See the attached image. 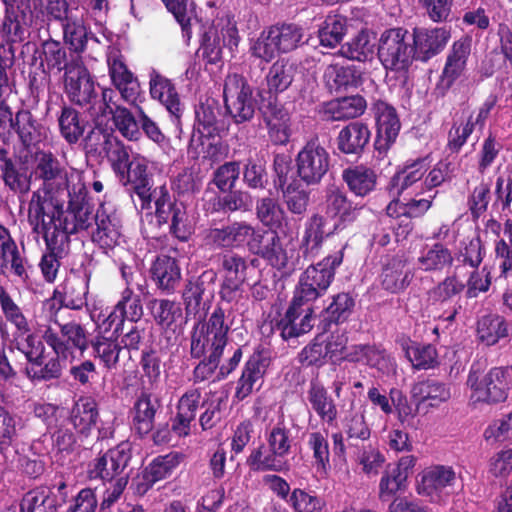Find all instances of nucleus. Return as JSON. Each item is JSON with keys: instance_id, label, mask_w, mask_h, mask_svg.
<instances>
[{"instance_id": "obj_23", "label": "nucleus", "mask_w": 512, "mask_h": 512, "mask_svg": "<svg viewBox=\"0 0 512 512\" xmlns=\"http://www.w3.org/2000/svg\"><path fill=\"white\" fill-rule=\"evenodd\" d=\"M251 253L260 256L277 269L286 268L291 256L283 247L276 232L260 230L258 236L251 244Z\"/></svg>"}, {"instance_id": "obj_62", "label": "nucleus", "mask_w": 512, "mask_h": 512, "mask_svg": "<svg viewBox=\"0 0 512 512\" xmlns=\"http://www.w3.org/2000/svg\"><path fill=\"white\" fill-rule=\"evenodd\" d=\"M356 462L361 466L364 474L375 476L382 468L385 456L372 445L363 446L356 454Z\"/></svg>"}, {"instance_id": "obj_19", "label": "nucleus", "mask_w": 512, "mask_h": 512, "mask_svg": "<svg viewBox=\"0 0 512 512\" xmlns=\"http://www.w3.org/2000/svg\"><path fill=\"white\" fill-rule=\"evenodd\" d=\"M451 38L447 27L415 28L413 30V50L415 58L427 61L440 53Z\"/></svg>"}, {"instance_id": "obj_18", "label": "nucleus", "mask_w": 512, "mask_h": 512, "mask_svg": "<svg viewBox=\"0 0 512 512\" xmlns=\"http://www.w3.org/2000/svg\"><path fill=\"white\" fill-rule=\"evenodd\" d=\"M95 224L92 240L106 253L121 244V220L112 207L101 204L95 214Z\"/></svg>"}, {"instance_id": "obj_53", "label": "nucleus", "mask_w": 512, "mask_h": 512, "mask_svg": "<svg viewBox=\"0 0 512 512\" xmlns=\"http://www.w3.org/2000/svg\"><path fill=\"white\" fill-rule=\"evenodd\" d=\"M58 122L61 135L67 142L76 143L83 135L85 125L74 108L63 107Z\"/></svg>"}, {"instance_id": "obj_14", "label": "nucleus", "mask_w": 512, "mask_h": 512, "mask_svg": "<svg viewBox=\"0 0 512 512\" xmlns=\"http://www.w3.org/2000/svg\"><path fill=\"white\" fill-rule=\"evenodd\" d=\"M324 212L327 218L334 220V229L343 230L359 216L361 207L349 199L340 187L330 186L326 189Z\"/></svg>"}, {"instance_id": "obj_54", "label": "nucleus", "mask_w": 512, "mask_h": 512, "mask_svg": "<svg viewBox=\"0 0 512 512\" xmlns=\"http://www.w3.org/2000/svg\"><path fill=\"white\" fill-rule=\"evenodd\" d=\"M326 226L327 221L323 216L313 215L306 224L303 244L307 248H318L326 237L340 231L335 230L334 226L332 228H326Z\"/></svg>"}, {"instance_id": "obj_35", "label": "nucleus", "mask_w": 512, "mask_h": 512, "mask_svg": "<svg viewBox=\"0 0 512 512\" xmlns=\"http://www.w3.org/2000/svg\"><path fill=\"white\" fill-rule=\"evenodd\" d=\"M370 139L368 127L361 122H352L342 128L338 134V149L345 154H357L363 150Z\"/></svg>"}, {"instance_id": "obj_20", "label": "nucleus", "mask_w": 512, "mask_h": 512, "mask_svg": "<svg viewBox=\"0 0 512 512\" xmlns=\"http://www.w3.org/2000/svg\"><path fill=\"white\" fill-rule=\"evenodd\" d=\"M0 337L10 351L18 350L23 353L29 363H39L44 354L45 346L31 329L9 333L6 323L0 321Z\"/></svg>"}, {"instance_id": "obj_50", "label": "nucleus", "mask_w": 512, "mask_h": 512, "mask_svg": "<svg viewBox=\"0 0 512 512\" xmlns=\"http://www.w3.org/2000/svg\"><path fill=\"white\" fill-rule=\"evenodd\" d=\"M373 39L367 31L359 32L341 47V54L351 60L366 61L374 54Z\"/></svg>"}, {"instance_id": "obj_48", "label": "nucleus", "mask_w": 512, "mask_h": 512, "mask_svg": "<svg viewBox=\"0 0 512 512\" xmlns=\"http://www.w3.org/2000/svg\"><path fill=\"white\" fill-rule=\"evenodd\" d=\"M64 40L70 49L75 52H83L87 44V28L84 25L82 15L66 16L63 24Z\"/></svg>"}, {"instance_id": "obj_45", "label": "nucleus", "mask_w": 512, "mask_h": 512, "mask_svg": "<svg viewBox=\"0 0 512 512\" xmlns=\"http://www.w3.org/2000/svg\"><path fill=\"white\" fill-rule=\"evenodd\" d=\"M268 134L270 140L276 145H284L289 141L290 115L288 111L281 107H274L266 118Z\"/></svg>"}, {"instance_id": "obj_46", "label": "nucleus", "mask_w": 512, "mask_h": 512, "mask_svg": "<svg viewBox=\"0 0 512 512\" xmlns=\"http://www.w3.org/2000/svg\"><path fill=\"white\" fill-rule=\"evenodd\" d=\"M183 457L178 452H171L166 455L158 456L146 467L144 471V479L150 485L165 479L181 463Z\"/></svg>"}, {"instance_id": "obj_13", "label": "nucleus", "mask_w": 512, "mask_h": 512, "mask_svg": "<svg viewBox=\"0 0 512 512\" xmlns=\"http://www.w3.org/2000/svg\"><path fill=\"white\" fill-rule=\"evenodd\" d=\"M63 82L65 93L75 104L87 106L97 99L91 75L79 58L67 63Z\"/></svg>"}, {"instance_id": "obj_55", "label": "nucleus", "mask_w": 512, "mask_h": 512, "mask_svg": "<svg viewBox=\"0 0 512 512\" xmlns=\"http://www.w3.org/2000/svg\"><path fill=\"white\" fill-rule=\"evenodd\" d=\"M343 430L350 446L355 445L353 441L368 440L371 431L365 420V410L350 412L344 419Z\"/></svg>"}, {"instance_id": "obj_38", "label": "nucleus", "mask_w": 512, "mask_h": 512, "mask_svg": "<svg viewBox=\"0 0 512 512\" xmlns=\"http://www.w3.org/2000/svg\"><path fill=\"white\" fill-rule=\"evenodd\" d=\"M70 417L77 432L87 436L97 422L98 410L96 402L90 397L80 398L72 408Z\"/></svg>"}, {"instance_id": "obj_4", "label": "nucleus", "mask_w": 512, "mask_h": 512, "mask_svg": "<svg viewBox=\"0 0 512 512\" xmlns=\"http://www.w3.org/2000/svg\"><path fill=\"white\" fill-rule=\"evenodd\" d=\"M466 385L470 391L469 401L473 405L504 402L512 388V368L494 367L483 373L479 365L473 364Z\"/></svg>"}, {"instance_id": "obj_12", "label": "nucleus", "mask_w": 512, "mask_h": 512, "mask_svg": "<svg viewBox=\"0 0 512 512\" xmlns=\"http://www.w3.org/2000/svg\"><path fill=\"white\" fill-rule=\"evenodd\" d=\"M28 221L32 226L33 233L41 235L45 241L47 252L43 254L39 266L44 279L51 283L57 277L60 259L68 252L69 241H66L63 234L54 235V232L49 231L43 219H28Z\"/></svg>"}, {"instance_id": "obj_33", "label": "nucleus", "mask_w": 512, "mask_h": 512, "mask_svg": "<svg viewBox=\"0 0 512 512\" xmlns=\"http://www.w3.org/2000/svg\"><path fill=\"white\" fill-rule=\"evenodd\" d=\"M89 276L86 273H71L63 284L62 303L65 307L79 310L87 300Z\"/></svg>"}, {"instance_id": "obj_7", "label": "nucleus", "mask_w": 512, "mask_h": 512, "mask_svg": "<svg viewBox=\"0 0 512 512\" xmlns=\"http://www.w3.org/2000/svg\"><path fill=\"white\" fill-rule=\"evenodd\" d=\"M302 38L303 30L296 24L272 26L252 41L250 51L254 57L270 62L278 54L297 48Z\"/></svg>"}, {"instance_id": "obj_8", "label": "nucleus", "mask_w": 512, "mask_h": 512, "mask_svg": "<svg viewBox=\"0 0 512 512\" xmlns=\"http://www.w3.org/2000/svg\"><path fill=\"white\" fill-rule=\"evenodd\" d=\"M343 261L342 252L325 257L317 264L310 265L300 276L294 295L311 302L322 296L331 285L336 268Z\"/></svg>"}, {"instance_id": "obj_2", "label": "nucleus", "mask_w": 512, "mask_h": 512, "mask_svg": "<svg viewBox=\"0 0 512 512\" xmlns=\"http://www.w3.org/2000/svg\"><path fill=\"white\" fill-rule=\"evenodd\" d=\"M60 309L61 306L56 299H48L43 303L48 323L40 328V333L57 356L63 357L64 360H72L74 350L83 353L87 349V333L81 324L74 321L59 324L56 316Z\"/></svg>"}, {"instance_id": "obj_26", "label": "nucleus", "mask_w": 512, "mask_h": 512, "mask_svg": "<svg viewBox=\"0 0 512 512\" xmlns=\"http://www.w3.org/2000/svg\"><path fill=\"white\" fill-rule=\"evenodd\" d=\"M150 95L159 101L175 119L182 114L179 94L170 79L164 77L155 70L149 74Z\"/></svg>"}, {"instance_id": "obj_57", "label": "nucleus", "mask_w": 512, "mask_h": 512, "mask_svg": "<svg viewBox=\"0 0 512 512\" xmlns=\"http://www.w3.org/2000/svg\"><path fill=\"white\" fill-rule=\"evenodd\" d=\"M220 269L223 280L244 282L248 268L244 257L234 252H225L220 256Z\"/></svg>"}, {"instance_id": "obj_64", "label": "nucleus", "mask_w": 512, "mask_h": 512, "mask_svg": "<svg viewBox=\"0 0 512 512\" xmlns=\"http://www.w3.org/2000/svg\"><path fill=\"white\" fill-rule=\"evenodd\" d=\"M198 129L202 134L212 135L217 131L219 108L213 103H201L195 111Z\"/></svg>"}, {"instance_id": "obj_42", "label": "nucleus", "mask_w": 512, "mask_h": 512, "mask_svg": "<svg viewBox=\"0 0 512 512\" xmlns=\"http://www.w3.org/2000/svg\"><path fill=\"white\" fill-rule=\"evenodd\" d=\"M58 503L48 488H36L25 494L21 501V512H57Z\"/></svg>"}, {"instance_id": "obj_60", "label": "nucleus", "mask_w": 512, "mask_h": 512, "mask_svg": "<svg viewBox=\"0 0 512 512\" xmlns=\"http://www.w3.org/2000/svg\"><path fill=\"white\" fill-rule=\"evenodd\" d=\"M256 214L263 225L271 228L279 227L285 217L282 207L270 197L262 198L257 202Z\"/></svg>"}, {"instance_id": "obj_21", "label": "nucleus", "mask_w": 512, "mask_h": 512, "mask_svg": "<svg viewBox=\"0 0 512 512\" xmlns=\"http://www.w3.org/2000/svg\"><path fill=\"white\" fill-rule=\"evenodd\" d=\"M269 365L270 357L266 352H256L249 358L237 383L235 397L238 400H244L255 389L261 387L263 376Z\"/></svg>"}, {"instance_id": "obj_37", "label": "nucleus", "mask_w": 512, "mask_h": 512, "mask_svg": "<svg viewBox=\"0 0 512 512\" xmlns=\"http://www.w3.org/2000/svg\"><path fill=\"white\" fill-rule=\"evenodd\" d=\"M295 72V65L286 59L274 62L265 77L269 95L277 96L286 91L294 80Z\"/></svg>"}, {"instance_id": "obj_1", "label": "nucleus", "mask_w": 512, "mask_h": 512, "mask_svg": "<svg viewBox=\"0 0 512 512\" xmlns=\"http://www.w3.org/2000/svg\"><path fill=\"white\" fill-rule=\"evenodd\" d=\"M32 173L42 184L32 193L28 219H43V213L65 197H71L75 202L83 198L85 184L81 172L62 164L51 152L40 151L35 154Z\"/></svg>"}, {"instance_id": "obj_44", "label": "nucleus", "mask_w": 512, "mask_h": 512, "mask_svg": "<svg viewBox=\"0 0 512 512\" xmlns=\"http://www.w3.org/2000/svg\"><path fill=\"white\" fill-rule=\"evenodd\" d=\"M324 80L330 89L339 90L343 87L358 86L362 83L361 74L353 66L331 64L324 72Z\"/></svg>"}, {"instance_id": "obj_56", "label": "nucleus", "mask_w": 512, "mask_h": 512, "mask_svg": "<svg viewBox=\"0 0 512 512\" xmlns=\"http://www.w3.org/2000/svg\"><path fill=\"white\" fill-rule=\"evenodd\" d=\"M406 357L416 369H429L437 362L436 348L431 344L411 343L403 347Z\"/></svg>"}, {"instance_id": "obj_52", "label": "nucleus", "mask_w": 512, "mask_h": 512, "mask_svg": "<svg viewBox=\"0 0 512 512\" xmlns=\"http://www.w3.org/2000/svg\"><path fill=\"white\" fill-rule=\"evenodd\" d=\"M345 33V19L338 15H329L318 31L320 44L324 47L334 48L342 41Z\"/></svg>"}, {"instance_id": "obj_24", "label": "nucleus", "mask_w": 512, "mask_h": 512, "mask_svg": "<svg viewBox=\"0 0 512 512\" xmlns=\"http://www.w3.org/2000/svg\"><path fill=\"white\" fill-rule=\"evenodd\" d=\"M0 272L12 273L20 279L27 277L26 259L19 250L10 231L0 224Z\"/></svg>"}, {"instance_id": "obj_61", "label": "nucleus", "mask_w": 512, "mask_h": 512, "mask_svg": "<svg viewBox=\"0 0 512 512\" xmlns=\"http://www.w3.org/2000/svg\"><path fill=\"white\" fill-rule=\"evenodd\" d=\"M113 120L116 128L123 137L130 141L138 140L141 136L139 118L124 107H116L113 112Z\"/></svg>"}, {"instance_id": "obj_25", "label": "nucleus", "mask_w": 512, "mask_h": 512, "mask_svg": "<svg viewBox=\"0 0 512 512\" xmlns=\"http://www.w3.org/2000/svg\"><path fill=\"white\" fill-rule=\"evenodd\" d=\"M32 175L26 167L14 163L8 156V151L0 147V176L10 191L26 195L31 188Z\"/></svg>"}, {"instance_id": "obj_10", "label": "nucleus", "mask_w": 512, "mask_h": 512, "mask_svg": "<svg viewBox=\"0 0 512 512\" xmlns=\"http://www.w3.org/2000/svg\"><path fill=\"white\" fill-rule=\"evenodd\" d=\"M378 56L386 69H406L415 57L407 30L393 28L384 31L379 39Z\"/></svg>"}, {"instance_id": "obj_63", "label": "nucleus", "mask_w": 512, "mask_h": 512, "mask_svg": "<svg viewBox=\"0 0 512 512\" xmlns=\"http://www.w3.org/2000/svg\"><path fill=\"white\" fill-rule=\"evenodd\" d=\"M230 248L247 245L251 252V244L257 238L260 229H256L246 222H233L228 225Z\"/></svg>"}, {"instance_id": "obj_28", "label": "nucleus", "mask_w": 512, "mask_h": 512, "mask_svg": "<svg viewBox=\"0 0 512 512\" xmlns=\"http://www.w3.org/2000/svg\"><path fill=\"white\" fill-rule=\"evenodd\" d=\"M429 163L426 158L418 159L405 165L397 171L387 186L389 193L393 197H400L406 190L413 187L420 181L428 171Z\"/></svg>"}, {"instance_id": "obj_36", "label": "nucleus", "mask_w": 512, "mask_h": 512, "mask_svg": "<svg viewBox=\"0 0 512 512\" xmlns=\"http://www.w3.org/2000/svg\"><path fill=\"white\" fill-rule=\"evenodd\" d=\"M159 401L151 394L142 392L134 404L133 425L140 435H146L154 427Z\"/></svg>"}, {"instance_id": "obj_58", "label": "nucleus", "mask_w": 512, "mask_h": 512, "mask_svg": "<svg viewBox=\"0 0 512 512\" xmlns=\"http://www.w3.org/2000/svg\"><path fill=\"white\" fill-rule=\"evenodd\" d=\"M21 427V418L0 405V453L13 443Z\"/></svg>"}, {"instance_id": "obj_40", "label": "nucleus", "mask_w": 512, "mask_h": 512, "mask_svg": "<svg viewBox=\"0 0 512 512\" xmlns=\"http://www.w3.org/2000/svg\"><path fill=\"white\" fill-rule=\"evenodd\" d=\"M411 395L418 404L428 402L430 406L435 407L450 398V390L443 383L428 379L414 384Z\"/></svg>"}, {"instance_id": "obj_59", "label": "nucleus", "mask_w": 512, "mask_h": 512, "mask_svg": "<svg viewBox=\"0 0 512 512\" xmlns=\"http://www.w3.org/2000/svg\"><path fill=\"white\" fill-rule=\"evenodd\" d=\"M95 357L99 358L107 369L115 368L119 361L121 346L116 339L97 337L92 343Z\"/></svg>"}, {"instance_id": "obj_31", "label": "nucleus", "mask_w": 512, "mask_h": 512, "mask_svg": "<svg viewBox=\"0 0 512 512\" xmlns=\"http://www.w3.org/2000/svg\"><path fill=\"white\" fill-rule=\"evenodd\" d=\"M471 42V38L465 36L453 43L443 70V78L448 84L453 83L464 72L471 51Z\"/></svg>"}, {"instance_id": "obj_5", "label": "nucleus", "mask_w": 512, "mask_h": 512, "mask_svg": "<svg viewBox=\"0 0 512 512\" xmlns=\"http://www.w3.org/2000/svg\"><path fill=\"white\" fill-rule=\"evenodd\" d=\"M85 197L86 191L79 202L67 197L69 206L66 210L63 209L60 201L54 203L51 209L43 213V222L46 224V228L54 232V235L63 234L66 241L70 242L69 236L71 234L90 227L92 221H95V215H92L89 206L84 203Z\"/></svg>"}, {"instance_id": "obj_17", "label": "nucleus", "mask_w": 512, "mask_h": 512, "mask_svg": "<svg viewBox=\"0 0 512 512\" xmlns=\"http://www.w3.org/2000/svg\"><path fill=\"white\" fill-rule=\"evenodd\" d=\"M456 480L455 472L450 467L433 466L425 469L417 486L418 494L430 498L432 502L442 501L449 493Z\"/></svg>"}, {"instance_id": "obj_51", "label": "nucleus", "mask_w": 512, "mask_h": 512, "mask_svg": "<svg viewBox=\"0 0 512 512\" xmlns=\"http://www.w3.org/2000/svg\"><path fill=\"white\" fill-rule=\"evenodd\" d=\"M62 361H65L63 357H59L55 354V357L49 359L42 366V354L39 363H29V365L25 368V374L32 381H49L52 379H57L61 376L62 373Z\"/></svg>"}, {"instance_id": "obj_49", "label": "nucleus", "mask_w": 512, "mask_h": 512, "mask_svg": "<svg viewBox=\"0 0 512 512\" xmlns=\"http://www.w3.org/2000/svg\"><path fill=\"white\" fill-rule=\"evenodd\" d=\"M13 128L25 146H30L41 140V127L28 110H20L16 113Z\"/></svg>"}, {"instance_id": "obj_39", "label": "nucleus", "mask_w": 512, "mask_h": 512, "mask_svg": "<svg viewBox=\"0 0 512 512\" xmlns=\"http://www.w3.org/2000/svg\"><path fill=\"white\" fill-rule=\"evenodd\" d=\"M307 398L311 407L322 421L331 424L336 420V405L323 385L318 382H312L307 392Z\"/></svg>"}, {"instance_id": "obj_34", "label": "nucleus", "mask_w": 512, "mask_h": 512, "mask_svg": "<svg viewBox=\"0 0 512 512\" xmlns=\"http://www.w3.org/2000/svg\"><path fill=\"white\" fill-rule=\"evenodd\" d=\"M476 335L481 343L493 346L508 336V323L501 315H484L477 321Z\"/></svg>"}, {"instance_id": "obj_27", "label": "nucleus", "mask_w": 512, "mask_h": 512, "mask_svg": "<svg viewBox=\"0 0 512 512\" xmlns=\"http://www.w3.org/2000/svg\"><path fill=\"white\" fill-rule=\"evenodd\" d=\"M128 461L129 454L125 451L124 447L120 445L96 459L90 471L91 477L100 478L104 481H116L119 477H127L122 474Z\"/></svg>"}, {"instance_id": "obj_47", "label": "nucleus", "mask_w": 512, "mask_h": 512, "mask_svg": "<svg viewBox=\"0 0 512 512\" xmlns=\"http://www.w3.org/2000/svg\"><path fill=\"white\" fill-rule=\"evenodd\" d=\"M307 445L313 453V465L316 473L320 476H326L330 462L329 443L326 435L320 431L309 433Z\"/></svg>"}, {"instance_id": "obj_16", "label": "nucleus", "mask_w": 512, "mask_h": 512, "mask_svg": "<svg viewBox=\"0 0 512 512\" xmlns=\"http://www.w3.org/2000/svg\"><path fill=\"white\" fill-rule=\"evenodd\" d=\"M304 299L294 295L290 306L278 322L283 339L299 337L309 332L313 327V310Z\"/></svg>"}, {"instance_id": "obj_6", "label": "nucleus", "mask_w": 512, "mask_h": 512, "mask_svg": "<svg viewBox=\"0 0 512 512\" xmlns=\"http://www.w3.org/2000/svg\"><path fill=\"white\" fill-rule=\"evenodd\" d=\"M229 324L225 312L217 307L206 321L198 322L191 335V355L201 358L206 353L222 355L228 341Z\"/></svg>"}, {"instance_id": "obj_11", "label": "nucleus", "mask_w": 512, "mask_h": 512, "mask_svg": "<svg viewBox=\"0 0 512 512\" xmlns=\"http://www.w3.org/2000/svg\"><path fill=\"white\" fill-rule=\"evenodd\" d=\"M297 174L307 185L320 183L330 167V154L317 138L309 140L296 157Z\"/></svg>"}, {"instance_id": "obj_41", "label": "nucleus", "mask_w": 512, "mask_h": 512, "mask_svg": "<svg viewBox=\"0 0 512 512\" xmlns=\"http://www.w3.org/2000/svg\"><path fill=\"white\" fill-rule=\"evenodd\" d=\"M382 286L391 293L404 290L411 282L412 275L401 259H392L383 269Z\"/></svg>"}, {"instance_id": "obj_43", "label": "nucleus", "mask_w": 512, "mask_h": 512, "mask_svg": "<svg viewBox=\"0 0 512 512\" xmlns=\"http://www.w3.org/2000/svg\"><path fill=\"white\" fill-rule=\"evenodd\" d=\"M365 108L366 102L361 96H351L329 102L325 112L331 119L340 121L360 116Z\"/></svg>"}, {"instance_id": "obj_9", "label": "nucleus", "mask_w": 512, "mask_h": 512, "mask_svg": "<svg viewBox=\"0 0 512 512\" xmlns=\"http://www.w3.org/2000/svg\"><path fill=\"white\" fill-rule=\"evenodd\" d=\"M223 97L225 108L236 124L250 121L257 108L253 88L239 74H229L224 82Z\"/></svg>"}, {"instance_id": "obj_22", "label": "nucleus", "mask_w": 512, "mask_h": 512, "mask_svg": "<svg viewBox=\"0 0 512 512\" xmlns=\"http://www.w3.org/2000/svg\"><path fill=\"white\" fill-rule=\"evenodd\" d=\"M374 112L377 123L375 148L380 152H386L398 136L400 122L395 109L386 102L375 103Z\"/></svg>"}, {"instance_id": "obj_32", "label": "nucleus", "mask_w": 512, "mask_h": 512, "mask_svg": "<svg viewBox=\"0 0 512 512\" xmlns=\"http://www.w3.org/2000/svg\"><path fill=\"white\" fill-rule=\"evenodd\" d=\"M453 261L452 252L441 243H435L425 246L420 251L416 266L424 272H442L445 268L451 267Z\"/></svg>"}, {"instance_id": "obj_30", "label": "nucleus", "mask_w": 512, "mask_h": 512, "mask_svg": "<svg viewBox=\"0 0 512 512\" xmlns=\"http://www.w3.org/2000/svg\"><path fill=\"white\" fill-rule=\"evenodd\" d=\"M152 279L159 289L171 293L181 280V269L175 258L160 255L151 267Z\"/></svg>"}, {"instance_id": "obj_3", "label": "nucleus", "mask_w": 512, "mask_h": 512, "mask_svg": "<svg viewBox=\"0 0 512 512\" xmlns=\"http://www.w3.org/2000/svg\"><path fill=\"white\" fill-rule=\"evenodd\" d=\"M264 444L254 448L248 458L247 465L256 472L271 471L274 473L289 470L288 455L291 453L294 437L284 420H279L265 432Z\"/></svg>"}, {"instance_id": "obj_29", "label": "nucleus", "mask_w": 512, "mask_h": 512, "mask_svg": "<svg viewBox=\"0 0 512 512\" xmlns=\"http://www.w3.org/2000/svg\"><path fill=\"white\" fill-rule=\"evenodd\" d=\"M376 172L364 165L352 166L342 171V180L357 197H365L376 189Z\"/></svg>"}, {"instance_id": "obj_15", "label": "nucleus", "mask_w": 512, "mask_h": 512, "mask_svg": "<svg viewBox=\"0 0 512 512\" xmlns=\"http://www.w3.org/2000/svg\"><path fill=\"white\" fill-rule=\"evenodd\" d=\"M156 199V216L160 223L171 221L170 230L179 240L186 241L193 232V226L183 204H172L168 190L161 186Z\"/></svg>"}]
</instances>
